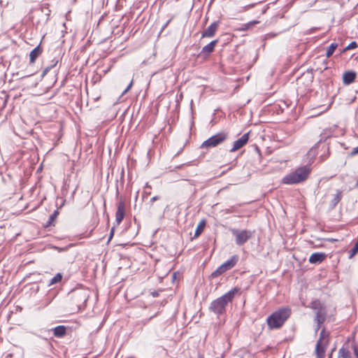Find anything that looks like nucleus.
Returning <instances> with one entry per match:
<instances>
[{
	"label": "nucleus",
	"instance_id": "obj_50",
	"mask_svg": "<svg viewBox=\"0 0 358 358\" xmlns=\"http://www.w3.org/2000/svg\"><path fill=\"white\" fill-rule=\"evenodd\" d=\"M198 358H204L203 355H199Z\"/></svg>",
	"mask_w": 358,
	"mask_h": 358
},
{
	"label": "nucleus",
	"instance_id": "obj_49",
	"mask_svg": "<svg viewBox=\"0 0 358 358\" xmlns=\"http://www.w3.org/2000/svg\"><path fill=\"white\" fill-rule=\"evenodd\" d=\"M320 157L322 158V159H321L322 161H324L326 159V157H324L323 155H322Z\"/></svg>",
	"mask_w": 358,
	"mask_h": 358
},
{
	"label": "nucleus",
	"instance_id": "obj_34",
	"mask_svg": "<svg viewBox=\"0 0 358 358\" xmlns=\"http://www.w3.org/2000/svg\"><path fill=\"white\" fill-rule=\"evenodd\" d=\"M171 19H169V20H167V21L165 22V24L162 26V29H161L160 32H159V33H158V37L159 36L160 34L163 31V30L165 29V27H166V26L169 24V23L170 22V21H171Z\"/></svg>",
	"mask_w": 358,
	"mask_h": 358
},
{
	"label": "nucleus",
	"instance_id": "obj_14",
	"mask_svg": "<svg viewBox=\"0 0 358 358\" xmlns=\"http://www.w3.org/2000/svg\"><path fill=\"white\" fill-rule=\"evenodd\" d=\"M327 317V310H317L315 312V322L316 323H324Z\"/></svg>",
	"mask_w": 358,
	"mask_h": 358
},
{
	"label": "nucleus",
	"instance_id": "obj_52",
	"mask_svg": "<svg viewBox=\"0 0 358 358\" xmlns=\"http://www.w3.org/2000/svg\"><path fill=\"white\" fill-rule=\"evenodd\" d=\"M329 358H331V357H329Z\"/></svg>",
	"mask_w": 358,
	"mask_h": 358
},
{
	"label": "nucleus",
	"instance_id": "obj_33",
	"mask_svg": "<svg viewBox=\"0 0 358 358\" xmlns=\"http://www.w3.org/2000/svg\"><path fill=\"white\" fill-rule=\"evenodd\" d=\"M325 336V329H322V331H320V338L318 341H320V343H322V339L324 338Z\"/></svg>",
	"mask_w": 358,
	"mask_h": 358
},
{
	"label": "nucleus",
	"instance_id": "obj_48",
	"mask_svg": "<svg viewBox=\"0 0 358 358\" xmlns=\"http://www.w3.org/2000/svg\"><path fill=\"white\" fill-rule=\"evenodd\" d=\"M355 247V248H358V240H357V242L354 245Z\"/></svg>",
	"mask_w": 358,
	"mask_h": 358
},
{
	"label": "nucleus",
	"instance_id": "obj_42",
	"mask_svg": "<svg viewBox=\"0 0 358 358\" xmlns=\"http://www.w3.org/2000/svg\"><path fill=\"white\" fill-rule=\"evenodd\" d=\"M57 63H58V59H54L52 61V64H50L49 66H52V68H53V67H55L57 65Z\"/></svg>",
	"mask_w": 358,
	"mask_h": 358
},
{
	"label": "nucleus",
	"instance_id": "obj_17",
	"mask_svg": "<svg viewBox=\"0 0 358 358\" xmlns=\"http://www.w3.org/2000/svg\"><path fill=\"white\" fill-rule=\"evenodd\" d=\"M342 199V192L337 190L336 194L334 195L333 199L331 201V207L334 208L340 202Z\"/></svg>",
	"mask_w": 358,
	"mask_h": 358
},
{
	"label": "nucleus",
	"instance_id": "obj_38",
	"mask_svg": "<svg viewBox=\"0 0 358 358\" xmlns=\"http://www.w3.org/2000/svg\"><path fill=\"white\" fill-rule=\"evenodd\" d=\"M357 154H358V146L352 149V152H351V155H357Z\"/></svg>",
	"mask_w": 358,
	"mask_h": 358
},
{
	"label": "nucleus",
	"instance_id": "obj_51",
	"mask_svg": "<svg viewBox=\"0 0 358 358\" xmlns=\"http://www.w3.org/2000/svg\"><path fill=\"white\" fill-rule=\"evenodd\" d=\"M355 187H358V182L356 183Z\"/></svg>",
	"mask_w": 358,
	"mask_h": 358
},
{
	"label": "nucleus",
	"instance_id": "obj_43",
	"mask_svg": "<svg viewBox=\"0 0 358 358\" xmlns=\"http://www.w3.org/2000/svg\"><path fill=\"white\" fill-rule=\"evenodd\" d=\"M316 147H317V145H316L315 146L313 147L309 151V155H311L312 154H313L315 152V148Z\"/></svg>",
	"mask_w": 358,
	"mask_h": 358
},
{
	"label": "nucleus",
	"instance_id": "obj_3",
	"mask_svg": "<svg viewBox=\"0 0 358 358\" xmlns=\"http://www.w3.org/2000/svg\"><path fill=\"white\" fill-rule=\"evenodd\" d=\"M310 172V169L306 166L299 167L294 171L286 175L282 178V183L293 185L301 182L308 178Z\"/></svg>",
	"mask_w": 358,
	"mask_h": 358
},
{
	"label": "nucleus",
	"instance_id": "obj_4",
	"mask_svg": "<svg viewBox=\"0 0 358 358\" xmlns=\"http://www.w3.org/2000/svg\"><path fill=\"white\" fill-rule=\"evenodd\" d=\"M227 138V134L225 132H220L210 137L203 142L201 145V148H214L221 144Z\"/></svg>",
	"mask_w": 358,
	"mask_h": 358
},
{
	"label": "nucleus",
	"instance_id": "obj_6",
	"mask_svg": "<svg viewBox=\"0 0 358 358\" xmlns=\"http://www.w3.org/2000/svg\"><path fill=\"white\" fill-rule=\"evenodd\" d=\"M219 42L218 39L212 41L208 44L203 47L201 51L200 52L199 56L203 58L208 57L213 51L215 49V45Z\"/></svg>",
	"mask_w": 358,
	"mask_h": 358
},
{
	"label": "nucleus",
	"instance_id": "obj_22",
	"mask_svg": "<svg viewBox=\"0 0 358 358\" xmlns=\"http://www.w3.org/2000/svg\"><path fill=\"white\" fill-rule=\"evenodd\" d=\"M259 22L257 21V20H252V21H250L248 23H245V24H243L242 25V27L240 28V30L241 31H246V30H248L250 29V28H252L253 26H255V24H258Z\"/></svg>",
	"mask_w": 358,
	"mask_h": 358
},
{
	"label": "nucleus",
	"instance_id": "obj_39",
	"mask_svg": "<svg viewBox=\"0 0 358 358\" xmlns=\"http://www.w3.org/2000/svg\"><path fill=\"white\" fill-rule=\"evenodd\" d=\"M154 154H155V151H154V150H151V149H150V150H148V154H147L148 157L150 158L152 156H153V155H154Z\"/></svg>",
	"mask_w": 358,
	"mask_h": 358
},
{
	"label": "nucleus",
	"instance_id": "obj_30",
	"mask_svg": "<svg viewBox=\"0 0 358 358\" xmlns=\"http://www.w3.org/2000/svg\"><path fill=\"white\" fill-rule=\"evenodd\" d=\"M150 189L151 187L148 184H146L143 190V197L145 196V195L148 196L150 194Z\"/></svg>",
	"mask_w": 358,
	"mask_h": 358
},
{
	"label": "nucleus",
	"instance_id": "obj_40",
	"mask_svg": "<svg viewBox=\"0 0 358 358\" xmlns=\"http://www.w3.org/2000/svg\"><path fill=\"white\" fill-rule=\"evenodd\" d=\"M323 323H317V325L315 327V332L317 334V331L320 330V329L321 328V325Z\"/></svg>",
	"mask_w": 358,
	"mask_h": 358
},
{
	"label": "nucleus",
	"instance_id": "obj_35",
	"mask_svg": "<svg viewBox=\"0 0 358 358\" xmlns=\"http://www.w3.org/2000/svg\"><path fill=\"white\" fill-rule=\"evenodd\" d=\"M350 252H351L350 257H352L353 255H355L356 253L358 252V248L356 249L355 247L354 246L351 249Z\"/></svg>",
	"mask_w": 358,
	"mask_h": 358
},
{
	"label": "nucleus",
	"instance_id": "obj_9",
	"mask_svg": "<svg viewBox=\"0 0 358 358\" xmlns=\"http://www.w3.org/2000/svg\"><path fill=\"white\" fill-rule=\"evenodd\" d=\"M125 215V206L122 201L118 202L117 205V211L115 213V222L117 224H120L124 217Z\"/></svg>",
	"mask_w": 358,
	"mask_h": 358
},
{
	"label": "nucleus",
	"instance_id": "obj_11",
	"mask_svg": "<svg viewBox=\"0 0 358 358\" xmlns=\"http://www.w3.org/2000/svg\"><path fill=\"white\" fill-rule=\"evenodd\" d=\"M326 257L327 255L324 252H315L310 255L309 262L311 264H318L322 263Z\"/></svg>",
	"mask_w": 358,
	"mask_h": 358
},
{
	"label": "nucleus",
	"instance_id": "obj_8",
	"mask_svg": "<svg viewBox=\"0 0 358 358\" xmlns=\"http://www.w3.org/2000/svg\"><path fill=\"white\" fill-rule=\"evenodd\" d=\"M220 24L219 20L215 21L210 24L208 27L204 30L201 34V38H211L213 37L216 33V31Z\"/></svg>",
	"mask_w": 358,
	"mask_h": 358
},
{
	"label": "nucleus",
	"instance_id": "obj_26",
	"mask_svg": "<svg viewBox=\"0 0 358 358\" xmlns=\"http://www.w3.org/2000/svg\"><path fill=\"white\" fill-rule=\"evenodd\" d=\"M156 61V57H155V52H154L150 57L145 59L143 64H152L155 63Z\"/></svg>",
	"mask_w": 358,
	"mask_h": 358
},
{
	"label": "nucleus",
	"instance_id": "obj_19",
	"mask_svg": "<svg viewBox=\"0 0 358 358\" xmlns=\"http://www.w3.org/2000/svg\"><path fill=\"white\" fill-rule=\"evenodd\" d=\"M63 275L61 273H57L50 280V282L48 283V286H52L55 284H57L62 280Z\"/></svg>",
	"mask_w": 358,
	"mask_h": 358
},
{
	"label": "nucleus",
	"instance_id": "obj_12",
	"mask_svg": "<svg viewBox=\"0 0 358 358\" xmlns=\"http://www.w3.org/2000/svg\"><path fill=\"white\" fill-rule=\"evenodd\" d=\"M238 261V257L237 255H233L230 259L227 260L222 264V267L226 269V271H229L234 268Z\"/></svg>",
	"mask_w": 358,
	"mask_h": 358
},
{
	"label": "nucleus",
	"instance_id": "obj_1",
	"mask_svg": "<svg viewBox=\"0 0 358 358\" xmlns=\"http://www.w3.org/2000/svg\"><path fill=\"white\" fill-rule=\"evenodd\" d=\"M291 313L292 310L289 306L280 308L272 313L266 318V324L268 329L273 330L280 329L290 317Z\"/></svg>",
	"mask_w": 358,
	"mask_h": 358
},
{
	"label": "nucleus",
	"instance_id": "obj_7",
	"mask_svg": "<svg viewBox=\"0 0 358 358\" xmlns=\"http://www.w3.org/2000/svg\"><path fill=\"white\" fill-rule=\"evenodd\" d=\"M249 140V134H244L241 138L235 141L233 147L229 150V152H234L243 148Z\"/></svg>",
	"mask_w": 358,
	"mask_h": 358
},
{
	"label": "nucleus",
	"instance_id": "obj_15",
	"mask_svg": "<svg viewBox=\"0 0 358 358\" xmlns=\"http://www.w3.org/2000/svg\"><path fill=\"white\" fill-rule=\"evenodd\" d=\"M42 48L40 45L34 48L29 54V59L31 63H34L36 58L41 54Z\"/></svg>",
	"mask_w": 358,
	"mask_h": 358
},
{
	"label": "nucleus",
	"instance_id": "obj_13",
	"mask_svg": "<svg viewBox=\"0 0 358 358\" xmlns=\"http://www.w3.org/2000/svg\"><path fill=\"white\" fill-rule=\"evenodd\" d=\"M51 331H53V334L55 337L62 338L66 334V327L64 325H59L52 328Z\"/></svg>",
	"mask_w": 358,
	"mask_h": 358
},
{
	"label": "nucleus",
	"instance_id": "obj_21",
	"mask_svg": "<svg viewBox=\"0 0 358 358\" xmlns=\"http://www.w3.org/2000/svg\"><path fill=\"white\" fill-rule=\"evenodd\" d=\"M226 271H227L226 269L224 268L222 265H220V266H218L217 268V269L215 271H214L211 273L210 277L212 278H217V277L221 275L222 274H223L224 273H225Z\"/></svg>",
	"mask_w": 358,
	"mask_h": 358
},
{
	"label": "nucleus",
	"instance_id": "obj_20",
	"mask_svg": "<svg viewBox=\"0 0 358 358\" xmlns=\"http://www.w3.org/2000/svg\"><path fill=\"white\" fill-rule=\"evenodd\" d=\"M338 358H351V354L348 349L341 348L338 350Z\"/></svg>",
	"mask_w": 358,
	"mask_h": 358
},
{
	"label": "nucleus",
	"instance_id": "obj_45",
	"mask_svg": "<svg viewBox=\"0 0 358 358\" xmlns=\"http://www.w3.org/2000/svg\"><path fill=\"white\" fill-rule=\"evenodd\" d=\"M157 201V196H154L150 199V202L153 203Z\"/></svg>",
	"mask_w": 358,
	"mask_h": 358
},
{
	"label": "nucleus",
	"instance_id": "obj_29",
	"mask_svg": "<svg viewBox=\"0 0 358 358\" xmlns=\"http://www.w3.org/2000/svg\"><path fill=\"white\" fill-rule=\"evenodd\" d=\"M357 48V43L356 41H352L345 48V51L346 50H352V49H355Z\"/></svg>",
	"mask_w": 358,
	"mask_h": 358
},
{
	"label": "nucleus",
	"instance_id": "obj_5",
	"mask_svg": "<svg viewBox=\"0 0 358 358\" xmlns=\"http://www.w3.org/2000/svg\"><path fill=\"white\" fill-rule=\"evenodd\" d=\"M232 234L235 236L236 243L238 245H243L245 244L252 236V232L250 230L243 229L238 230L233 229L231 230Z\"/></svg>",
	"mask_w": 358,
	"mask_h": 358
},
{
	"label": "nucleus",
	"instance_id": "obj_24",
	"mask_svg": "<svg viewBox=\"0 0 358 358\" xmlns=\"http://www.w3.org/2000/svg\"><path fill=\"white\" fill-rule=\"evenodd\" d=\"M337 47H338L337 43H331V45L329 46V48L327 50L326 56L327 57H330L333 55V53L334 52V51L337 48Z\"/></svg>",
	"mask_w": 358,
	"mask_h": 358
},
{
	"label": "nucleus",
	"instance_id": "obj_46",
	"mask_svg": "<svg viewBox=\"0 0 358 358\" xmlns=\"http://www.w3.org/2000/svg\"><path fill=\"white\" fill-rule=\"evenodd\" d=\"M152 295L155 297V296H157V291H154L152 292Z\"/></svg>",
	"mask_w": 358,
	"mask_h": 358
},
{
	"label": "nucleus",
	"instance_id": "obj_31",
	"mask_svg": "<svg viewBox=\"0 0 358 358\" xmlns=\"http://www.w3.org/2000/svg\"><path fill=\"white\" fill-rule=\"evenodd\" d=\"M352 348L353 350L355 358H358V347L355 344H354L352 345Z\"/></svg>",
	"mask_w": 358,
	"mask_h": 358
},
{
	"label": "nucleus",
	"instance_id": "obj_2",
	"mask_svg": "<svg viewBox=\"0 0 358 358\" xmlns=\"http://www.w3.org/2000/svg\"><path fill=\"white\" fill-rule=\"evenodd\" d=\"M239 289L234 287L230 291L213 300L209 306V310L214 313L217 317L223 315L226 312V308L229 302H231L234 296L238 293Z\"/></svg>",
	"mask_w": 358,
	"mask_h": 358
},
{
	"label": "nucleus",
	"instance_id": "obj_10",
	"mask_svg": "<svg viewBox=\"0 0 358 358\" xmlns=\"http://www.w3.org/2000/svg\"><path fill=\"white\" fill-rule=\"evenodd\" d=\"M357 73L352 71L344 72L343 74V83L345 85L352 84L356 79Z\"/></svg>",
	"mask_w": 358,
	"mask_h": 358
},
{
	"label": "nucleus",
	"instance_id": "obj_37",
	"mask_svg": "<svg viewBox=\"0 0 358 358\" xmlns=\"http://www.w3.org/2000/svg\"><path fill=\"white\" fill-rule=\"evenodd\" d=\"M317 29V28H316V27L309 29L308 30H307L306 31V34H310L313 33Z\"/></svg>",
	"mask_w": 358,
	"mask_h": 358
},
{
	"label": "nucleus",
	"instance_id": "obj_25",
	"mask_svg": "<svg viewBox=\"0 0 358 358\" xmlns=\"http://www.w3.org/2000/svg\"><path fill=\"white\" fill-rule=\"evenodd\" d=\"M59 213L57 210H55L53 213L50 216L47 226L54 225V222L58 215Z\"/></svg>",
	"mask_w": 358,
	"mask_h": 358
},
{
	"label": "nucleus",
	"instance_id": "obj_18",
	"mask_svg": "<svg viewBox=\"0 0 358 358\" xmlns=\"http://www.w3.org/2000/svg\"><path fill=\"white\" fill-rule=\"evenodd\" d=\"M310 308L313 310H323L326 309V307L323 303H322L319 300H315L311 302Z\"/></svg>",
	"mask_w": 358,
	"mask_h": 358
},
{
	"label": "nucleus",
	"instance_id": "obj_32",
	"mask_svg": "<svg viewBox=\"0 0 358 358\" xmlns=\"http://www.w3.org/2000/svg\"><path fill=\"white\" fill-rule=\"evenodd\" d=\"M51 69H52V66H46L42 72V76H45Z\"/></svg>",
	"mask_w": 358,
	"mask_h": 358
},
{
	"label": "nucleus",
	"instance_id": "obj_28",
	"mask_svg": "<svg viewBox=\"0 0 358 358\" xmlns=\"http://www.w3.org/2000/svg\"><path fill=\"white\" fill-rule=\"evenodd\" d=\"M41 12L44 13V14L47 16L45 19V22H47L49 20V16L50 15V10H49L48 7H46L45 6H43L41 8Z\"/></svg>",
	"mask_w": 358,
	"mask_h": 358
},
{
	"label": "nucleus",
	"instance_id": "obj_23",
	"mask_svg": "<svg viewBox=\"0 0 358 358\" xmlns=\"http://www.w3.org/2000/svg\"><path fill=\"white\" fill-rule=\"evenodd\" d=\"M205 221L202 220L196 227V229L195 230L194 233V237H198L203 231L204 227H205Z\"/></svg>",
	"mask_w": 358,
	"mask_h": 358
},
{
	"label": "nucleus",
	"instance_id": "obj_27",
	"mask_svg": "<svg viewBox=\"0 0 358 358\" xmlns=\"http://www.w3.org/2000/svg\"><path fill=\"white\" fill-rule=\"evenodd\" d=\"M74 296H83V301H85L87 299V296L82 290H76L73 292Z\"/></svg>",
	"mask_w": 358,
	"mask_h": 358
},
{
	"label": "nucleus",
	"instance_id": "obj_44",
	"mask_svg": "<svg viewBox=\"0 0 358 358\" xmlns=\"http://www.w3.org/2000/svg\"><path fill=\"white\" fill-rule=\"evenodd\" d=\"M113 234H114V227H113L110 230V236H109V241L112 238V237L113 236Z\"/></svg>",
	"mask_w": 358,
	"mask_h": 358
},
{
	"label": "nucleus",
	"instance_id": "obj_16",
	"mask_svg": "<svg viewBox=\"0 0 358 358\" xmlns=\"http://www.w3.org/2000/svg\"><path fill=\"white\" fill-rule=\"evenodd\" d=\"M324 348L320 343V341H317L315 347V353L317 358H324Z\"/></svg>",
	"mask_w": 358,
	"mask_h": 358
},
{
	"label": "nucleus",
	"instance_id": "obj_41",
	"mask_svg": "<svg viewBox=\"0 0 358 358\" xmlns=\"http://www.w3.org/2000/svg\"><path fill=\"white\" fill-rule=\"evenodd\" d=\"M323 323H317V325L315 327V332L317 334V331L320 330V329L321 328V325Z\"/></svg>",
	"mask_w": 358,
	"mask_h": 358
},
{
	"label": "nucleus",
	"instance_id": "obj_36",
	"mask_svg": "<svg viewBox=\"0 0 358 358\" xmlns=\"http://www.w3.org/2000/svg\"><path fill=\"white\" fill-rule=\"evenodd\" d=\"M133 85V81L131 80V83L129 84V85L127 87V88L123 91L122 95L124 94L126 92H127L129 89Z\"/></svg>",
	"mask_w": 358,
	"mask_h": 358
},
{
	"label": "nucleus",
	"instance_id": "obj_47",
	"mask_svg": "<svg viewBox=\"0 0 358 358\" xmlns=\"http://www.w3.org/2000/svg\"><path fill=\"white\" fill-rule=\"evenodd\" d=\"M168 302V299H165L164 301H162V304H164Z\"/></svg>",
	"mask_w": 358,
	"mask_h": 358
}]
</instances>
